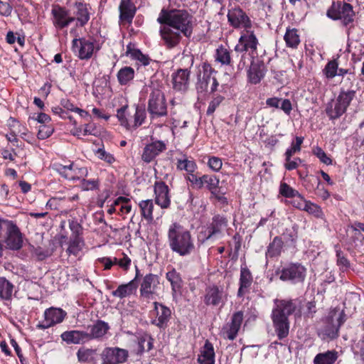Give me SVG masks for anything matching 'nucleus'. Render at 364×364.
<instances>
[{
	"label": "nucleus",
	"mask_w": 364,
	"mask_h": 364,
	"mask_svg": "<svg viewBox=\"0 0 364 364\" xmlns=\"http://www.w3.org/2000/svg\"><path fill=\"white\" fill-rule=\"evenodd\" d=\"M157 21L161 24L160 35L168 48L176 47L182 35L190 37L193 33V17L185 10H161Z\"/></svg>",
	"instance_id": "1"
},
{
	"label": "nucleus",
	"mask_w": 364,
	"mask_h": 364,
	"mask_svg": "<svg viewBox=\"0 0 364 364\" xmlns=\"http://www.w3.org/2000/svg\"><path fill=\"white\" fill-rule=\"evenodd\" d=\"M168 241L170 249L182 257L191 255L195 250L191 232L176 223L168 228Z\"/></svg>",
	"instance_id": "2"
},
{
	"label": "nucleus",
	"mask_w": 364,
	"mask_h": 364,
	"mask_svg": "<svg viewBox=\"0 0 364 364\" xmlns=\"http://www.w3.org/2000/svg\"><path fill=\"white\" fill-rule=\"evenodd\" d=\"M296 309V304L291 300H276L275 307L272 312L273 326L279 339L286 338L289 331V316Z\"/></svg>",
	"instance_id": "3"
},
{
	"label": "nucleus",
	"mask_w": 364,
	"mask_h": 364,
	"mask_svg": "<svg viewBox=\"0 0 364 364\" xmlns=\"http://www.w3.org/2000/svg\"><path fill=\"white\" fill-rule=\"evenodd\" d=\"M146 111L143 107L124 105L117 111V117L121 126L129 131H133L140 127L146 119Z\"/></svg>",
	"instance_id": "4"
},
{
	"label": "nucleus",
	"mask_w": 364,
	"mask_h": 364,
	"mask_svg": "<svg viewBox=\"0 0 364 364\" xmlns=\"http://www.w3.org/2000/svg\"><path fill=\"white\" fill-rule=\"evenodd\" d=\"M8 249L18 250L23 245V237L17 225L11 220L0 219V238Z\"/></svg>",
	"instance_id": "5"
},
{
	"label": "nucleus",
	"mask_w": 364,
	"mask_h": 364,
	"mask_svg": "<svg viewBox=\"0 0 364 364\" xmlns=\"http://www.w3.org/2000/svg\"><path fill=\"white\" fill-rule=\"evenodd\" d=\"M345 321L344 312L336 309L331 310L325 319L323 320V325L318 329L319 335L323 338H336L338 336V331L341 326Z\"/></svg>",
	"instance_id": "6"
},
{
	"label": "nucleus",
	"mask_w": 364,
	"mask_h": 364,
	"mask_svg": "<svg viewBox=\"0 0 364 364\" xmlns=\"http://www.w3.org/2000/svg\"><path fill=\"white\" fill-rule=\"evenodd\" d=\"M259 44L258 40L253 33L248 30V28L243 31L239 38L238 43L235 47V50L237 53H242L241 60L237 65L238 69H242L245 67V63L243 60L247 52L252 57L257 54V46Z\"/></svg>",
	"instance_id": "7"
},
{
	"label": "nucleus",
	"mask_w": 364,
	"mask_h": 364,
	"mask_svg": "<svg viewBox=\"0 0 364 364\" xmlns=\"http://www.w3.org/2000/svg\"><path fill=\"white\" fill-rule=\"evenodd\" d=\"M326 16L333 20H341L344 26L352 23L355 14L351 4L343 1H333L326 11Z\"/></svg>",
	"instance_id": "8"
},
{
	"label": "nucleus",
	"mask_w": 364,
	"mask_h": 364,
	"mask_svg": "<svg viewBox=\"0 0 364 364\" xmlns=\"http://www.w3.org/2000/svg\"><path fill=\"white\" fill-rule=\"evenodd\" d=\"M147 109L152 118L167 114V105L164 92L159 89L151 91L148 101Z\"/></svg>",
	"instance_id": "9"
},
{
	"label": "nucleus",
	"mask_w": 364,
	"mask_h": 364,
	"mask_svg": "<svg viewBox=\"0 0 364 364\" xmlns=\"http://www.w3.org/2000/svg\"><path fill=\"white\" fill-rule=\"evenodd\" d=\"M279 279L292 284L303 282L306 275V268L300 263H289L279 273Z\"/></svg>",
	"instance_id": "10"
},
{
	"label": "nucleus",
	"mask_w": 364,
	"mask_h": 364,
	"mask_svg": "<svg viewBox=\"0 0 364 364\" xmlns=\"http://www.w3.org/2000/svg\"><path fill=\"white\" fill-rule=\"evenodd\" d=\"M51 168L61 176L70 181L80 180L86 177L88 174V171L86 167H78L73 162L68 165L53 163Z\"/></svg>",
	"instance_id": "11"
},
{
	"label": "nucleus",
	"mask_w": 364,
	"mask_h": 364,
	"mask_svg": "<svg viewBox=\"0 0 364 364\" xmlns=\"http://www.w3.org/2000/svg\"><path fill=\"white\" fill-rule=\"evenodd\" d=\"M243 321V313L237 311L234 313L229 323H227L221 329V336L224 338L233 341L237 336Z\"/></svg>",
	"instance_id": "12"
},
{
	"label": "nucleus",
	"mask_w": 364,
	"mask_h": 364,
	"mask_svg": "<svg viewBox=\"0 0 364 364\" xmlns=\"http://www.w3.org/2000/svg\"><path fill=\"white\" fill-rule=\"evenodd\" d=\"M128 351L119 348H106L101 354L102 364H120L126 362Z\"/></svg>",
	"instance_id": "13"
},
{
	"label": "nucleus",
	"mask_w": 364,
	"mask_h": 364,
	"mask_svg": "<svg viewBox=\"0 0 364 364\" xmlns=\"http://www.w3.org/2000/svg\"><path fill=\"white\" fill-rule=\"evenodd\" d=\"M159 285V278L158 275L148 274L145 275L140 283L141 296L150 299L156 294V289Z\"/></svg>",
	"instance_id": "14"
},
{
	"label": "nucleus",
	"mask_w": 364,
	"mask_h": 364,
	"mask_svg": "<svg viewBox=\"0 0 364 364\" xmlns=\"http://www.w3.org/2000/svg\"><path fill=\"white\" fill-rule=\"evenodd\" d=\"M196 89L198 92L206 91L208 84L212 80V74L215 73L212 66L206 63H202L198 68Z\"/></svg>",
	"instance_id": "15"
},
{
	"label": "nucleus",
	"mask_w": 364,
	"mask_h": 364,
	"mask_svg": "<svg viewBox=\"0 0 364 364\" xmlns=\"http://www.w3.org/2000/svg\"><path fill=\"white\" fill-rule=\"evenodd\" d=\"M66 316L65 311L59 308L51 307L44 312V320L38 324L41 329L48 328L57 323H61Z\"/></svg>",
	"instance_id": "16"
},
{
	"label": "nucleus",
	"mask_w": 364,
	"mask_h": 364,
	"mask_svg": "<svg viewBox=\"0 0 364 364\" xmlns=\"http://www.w3.org/2000/svg\"><path fill=\"white\" fill-rule=\"evenodd\" d=\"M191 72L188 69H178L171 75L173 89L176 92H184L189 87Z\"/></svg>",
	"instance_id": "17"
},
{
	"label": "nucleus",
	"mask_w": 364,
	"mask_h": 364,
	"mask_svg": "<svg viewBox=\"0 0 364 364\" xmlns=\"http://www.w3.org/2000/svg\"><path fill=\"white\" fill-rule=\"evenodd\" d=\"M228 19L230 23L235 28L242 27L247 29L251 27L249 17L239 7L229 10Z\"/></svg>",
	"instance_id": "18"
},
{
	"label": "nucleus",
	"mask_w": 364,
	"mask_h": 364,
	"mask_svg": "<svg viewBox=\"0 0 364 364\" xmlns=\"http://www.w3.org/2000/svg\"><path fill=\"white\" fill-rule=\"evenodd\" d=\"M227 225L228 220L225 217L220 215L214 216L205 231L204 240H210L220 235Z\"/></svg>",
	"instance_id": "19"
},
{
	"label": "nucleus",
	"mask_w": 364,
	"mask_h": 364,
	"mask_svg": "<svg viewBox=\"0 0 364 364\" xmlns=\"http://www.w3.org/2000/svg\"><path fill=\"white\" fill-rule=\"evenodd\" d=\"M73 46L78 50V57L81 60H87L91 58L95 50V46L92 41L85 38H75L73 41Z\"/></svg>",
	"instance_id": "20"
},
{
	"label": "nucleus",
	"mask_w": 364,
	"mask_h": 364,
	"mask_svg": "<svg viewBox=\"0 0 364 364\" xmlns=\"http://www.w3.org/2000/svg\"><path fill=\"white\" fill-rule=\"evenodd\" d=\"M155 202L161 208H168L171 204L168 188L164 182L159 181L154 184Z\"/></svg>",
	"instance_id": "21"
},
{
	"label": "nucleus",
	"mask_w": 364,
	"mask_h": 364,
	"mask_svg": "<svg viewBox=\"0 0 364 364\" xmlns=\"http://www.w3.org/2000/svg\"><path fill=\"white\" fill-rule=\"evenodd\" d=\"M53 16V23L58 29H62L68 26L70 23L75 21V17L68 16V11L60 6H55L52 9Z\"/></svg>",
	"instance_id": "22"
},
{
	"label": "nucleus",
	"mask_w": 364,
	"mask_h": 364,
	"mask_svg": "<svg viewBox=\"0 0 364 364\" xmlns=\"http://www.w3.org/2000/svg\"><path fill=\"white\" fill-rule=\"evenodd\" d=\"M165 149L166 144L163 141H154L144 147L141 159L144 161L149 163Z\"/></svg>",
	"instance_id": "23"
},
{
	"label": "nucleus",
	"mask_w": 364,
	"mask_h": 364,
	"mask_svg": "<svg viewBox=\"0 0 364 364\" xmlns=\"http://www.w3.org/2000/svg\"><path fill=\"white\" fill-rule=\"evenodd\" d=\"M154 310L156 313V317L152 323L159 328H165L171 318V311L169 308L158 302H154Z\"/></svg>",
	"instance_id": "24"
},
{
	"label": "nucleus",
	"mask_w": 364,
	"mask_h": 364,
	"mask_svg": "<svg viewBox=\"0 0 364 364\" xmlns=\"http://www.w3.org/2000/svg\"><path fill=\"white\" fill-rule=\"evenodd\" d=\"M139 278V270L136 266V276L134 279L127 284L119 285L117 289L112 291V295L120 299L132 295L137 288L136 279Z\"/></svg>",
	"instance_id": "25"
},
{
	"label": "nucleus",
	"mask_w": 364,
	"mask_h": 364,
	"mask_svg": "<svg viewBox=\"0 0 364 364\" xmlns=\"http://www.w3.org/2000/svg\"><path fill=\"white\" fill-rule=\"evenodd\" d=\"M109 328V325L101 320L97 321L93 325L88 326L87 331H86L87 341L103 337Z\"/></svg>",
	"instance_id": "26"
},
{
	"label": "nucleus",
	"mask_w": 364,
	"mask_h": 364,
	"mask_svg": "<svg viewBox=\"0 0 364 364\" xmlns=\"http://www.w3.org/2000/svg\"><path fill=\"white\" fill-rule=\"evenodd\" d=\"M87 332L84 331H66L60 335L61 339L68 344H83L88 342Z\"/></svg>",
	"instance_id": "27"
},
{
	"label": "nucleus",
	"mask_w": 364,
	"mask_h": 364,
	"mask_svg": "<svg viewBox=\"0 0 364 364\" xmlns=\"http://www.w3.org/2000/svg\"><path fill=\"white\" fill-rule=\"evenodd\" d=\"M119 9L120 21L131 23L136 13V7L131 0H122Z\"/></svg>",
	"instance_id": "28"
},
{
	"label": "nucleus",
	"mask_w": 364,
	"mask_h": 364,
	"mask_svg": "<svg viewBox=\"0 0 364 364\" xmlns=\"http://www.w3.org/2000/svg\"><path fill=\"white\" fill-rule=\"evenodd\" d=\"M198 362L199 364H214L215 363V352L213 344L206 341L204 346L198 355Z\"/></svg>",
	"instance_id": "29"
},
{
	"label": "nucleus",
	"mask_w": 364,
	"mask_h": 364,
	"mask_svg": "<svg viewBox=\"0 0 364 364\" xmlns=\"http://www.w3.org/2000/svg\"><path fill=\"white\" fill-rule=\"evenodd\" d=\"M265 68L263 63L252 62L248 70V79L252 84H257L264 77Z\"/></svg>",
	"instance_id": "30"
},
{
	"label": "nucleus",
	"mask_w": 364,
	"mask_h": 364,
	"mask_svg": "<svg viewBox=\"0 0 364 364\" xmlns=\"http://www.w3.org/2000/svg\"><path fill=\"white\" fill-rule=\"evenodd\" d=\"M223 291L215 286L210 287L206 289L204 301L207 305H218L222 299Z\"/></svg>",
	"instance_id": "31"
},
{
	"label": "nucleus",
	"mask_w": 364,
	"mask_h": 364,
	"mask_svg": "<svg viewBox=\"0 0 364 364\" xmlns=\"http://www.w3.org/2000/svg\"><path fill=\"white\" fill-rule=\"evenodd\" d=\"M338 358L335 350L318 353L314 358V364H333Z\"/></svg>",
	"instance_id": "32"
},
{
	"label": "nucleus",
	"mask_w": 364,
	"mask_h": 364,
	"mask_svg": "<svg viewBox=\"0 0 364 364\" xmlns=\"http://www.w3.org/2000/svg\"><path fill=\"white\" fill-rule=\"evenodd\" d=\"M77 21L81 26H84L90 19L88 5L82 2L76 3L75 5Z\"/></svg>",
	"instance_id": "33"
},
{
	"label": "nucleus",
	"mask_w": 364,
	"mask_h": 364,
	"mask_svg": "<svg viewBox=\"0 0 364 364\" xmlns=\"http://www.w3.org/2000/svg\"><path fill=\"white\" fill-rule=\"evenodd\" d=\"M346 111V109L336 100L328 102L326 107V113L330 119L339 118Z\"/></svg>",
	"instance_id": "34"
},
{
	"label": "nucleus",
	"mask_w": 364,
	"mask_h": 364,
	"mask_svg": "<svg viewBox=\"0 0 364 364\" xmlns=\"http://www.w3.org/2000/svg\"><path fill=\"white\" fill-rule=\"evenodd\" d=\"M252 282L251 272L246 267H242L240 271V288L237 295L242 296L244 294V289L250 287Z\"/></svg>",
	"instance_id": "35"
},
{
	"label": "nucleus",
	"mask_w": 364,
	"mask_h": 364,
	"mask_svg": "<svg viewBox=\"0 0 364 364\" xmlns=\"http://www.w3.org/2000/svg\"><path fill=\"white\" fill-rule=\"evenodd\" d=\"M286 46L295 49L300 43V37L296 28H287L284 36Z\"/></svg>",
	"instance_id": "36"
},
{
	"label": "nucleus",
	"mask_w": 364,
	"mask_h": 364,
	"mask_svg": "<svg viewBox=\"0 0 364 364\" xmlns=\"http://www.w3.org/2000/svg\"><path fill=\"white\" fill-rule=\"evenodd\" d=\"M283 245L284 242L282 238L278 236L275 237L267 247L266 256L271 258L279 256L283 248Z\"/></svg>",
	"instance_id": "37"
},
{
	"label": "nucleus",
	"mask_w": 364,
	"mask_h": 364,
	"mask_svg": "<svg viewBox=\"0 0 364 364\" xmlns=\"http://www.w3.org/2000/svg\"><path fill=\"white\" fill-rule=\"evenodd\" d=\"M166 278L171 283L173 291L176 292L181 288L182 279L180 274L175 269L168 272Z\"/></svg>",
	"instance_id": "38"
},
{
	"label": "nucleus",
	"mask_w": 364,
	"mask_h": 364,
	"mask_svg": "<svg viewBox=\"0 0 364 364\" xmlns=\"http://www.w3.org/2000/svg\"><path fill=\"white\" fill-rule=\"evenodd\" d=\"M141 215L149 222L153 220L154 203L152 200H141L139 203Z\"/></svg>",
	"instance_id": "39"
},
{
	"label": "nucleus",
	"mask_w": 364,
	"mask_h": 364,
	"mask_svg": "<svg viewBox=\"0 0 364 364\" xmlns=\"http://www.w3.org/2000/svg\"><path fill=\"white\" fill-rule=\"evenodd\" d=\"M14 285L5 277H0V297L4 300H10L12 296Z\"/></svg>",
	"instance_id": "40"
},
{
	"label": "nucleus",
	"mask_w": 364,
	"mask_h": 364,
	"mask_svg": "<svg viewBox=\"0 0 364 364\" xmlns=\"http://www.w3.org/2000/svg\"><path fill=\"white\" fill-rule=\"evenodd\" d=\"M117 80L120 85H127L134 77V70L129 66L121 68L117 73Z\"/></svg>",
	"instance_id": "41"
},
{
	"label": "nucleus",
	"mask_w": 364,
	"mask_h": 364,
	"mask_svg": "<svg viewBox=\"0 0 364 364\" xmlns=\"http://www.w3.org/2000/svg\"><path fill=\"white\" fill-rule=\"evenodd\" d=\"M84 240L80 237H70L69 246L67 249V253L70 255L77 256L82 250L84 246Z\"/></svg>",
	"instance_id": "42"
},
{
	"label": "nucleus",
	"mask_w": 364,
	"mask_h": 364,
	"mask_svg": "<svg viewBox=\"0 0 364 364\" xmlns=\"http://www.w3.org/2000/svg\"><path fill=\"white\" fill-rule=\"evenodd\" d=\"M215 58V60L222 65H230L231 64L230 53L223 46L216 49Z\"/></svg>",
	"instance_id": "43"
},
{
	"label": "nucleus",
	"mask_w": 364,
	"mask_h": 364,
	"mask_svg": "<svg viewBox=\"0 0 364 364\" xmlns=\"http://www.w3.org/2000/svg\"><path fill=\"white\" fill-rule=\"evenodd\" d=\"M355 96V90H341L336 100L346 110L350 105L351 101Z\"/></svg>",
	"instance_id": "44"
},
{
	"label": "nucleus",
	"mask_w": 364,
	"mask_h": 364,
	"mask_svg": "<svg viewBox=\"0 0 364 364\" xmlns=\"http://www.w3.org/2000/svg\"><path fill=\"white\" fill-rule=\"evenodd\" d=\"M196 167V163L192 160H188L186 157L178 159L177 161V168L180 170L186 171L188 174L194 173Z\"/></svg>",
	"instance_id": "45"
},
{
	"label": "nucleus",
	"mask_w": 364,
	"mask_h": 364,
	"mask_svg": "<svg viewBox=\"0 0 364 364\" xmlns=\"http://www.w3.org/2000/svg\"><path fill=\"white\" fill-rule=\"evenodd\" d=\"M202 188L205 186L206 188L213 191L219 185V179L213 175H203L201 176Z\"/></svg>",
	"instance_id": "46"
},
{
	"label": "nucleus",
	"mask_w": 364,
	"mask_h": 364,
	"mask_svg": "<svg viewBox=\"0 0 364 364\" xmlns=\"http://www.w3.org/2000/svg\"><path fill=\"white\" fill-rule=\"evenodd\" d=\"M304 138L301 136L296 137V142L292 143L291 146L289 149L286 151L285 153V159L289 160L295 153L299 152L301 151V146L303 143Z\"/></svg>",
	"instance_id": "47"
},
{
	"label": "nucleus",
	"mask_w": 364,
	"mask_h": 364,
	"mask_svg": "<svg viewBox=\"0 0 364 364\" xmlns=\"http://www.w3.org/2000/svg\"><path fill=\"white\" fill-rule=\"evenodd\" d=\"M139 350L141 352L149 351L153 347L152 338L149 335H144L139 338Z\"/></svg>",
	"instance_id": "48"
},
{
	"label": "nucleus",
	"mask_w": 364,
	"mask_h": 364,
	"mask_svg": "<svg viewBox=\"0 0 364 364\" xmlns=\"http://www.w3.org/2000/svg\"><path fill=\"white\" fill-rule=\"evenodd\" d=\"M279 193L286 198L300 197L299 193L292 188L286 183H282L279 187Z\"/></svg>",
	"instance_id": "49"
},
{
	"label": "nucleus",
	"mask_w": 364,
	"mask_h": 364,
	"mask_svg": "<svg viewBox=\"0 0 364 364\" xmlns=\"http://www.w3.org/2000/svg\"><path fill=\"white\" fill-rule=\"evenodd\" d=\"M304 205V210L308 213L311 214L316 218H321L323 215L321 208L318 205L310 201H306V203Z\"/></svg>",
	"instance_id": "50"
},
{
	"label": "nucleus",
	"mask_w": 364,
	"mask_h": 364,
	"mask_svg": "<svg viewBox=\"0 0 364 364\" xmlns=\"http://www.w3.org/2000/svg\"><path fill=\"white\" fill-rule=\"evenodd\" d=\"M338 63L336 60L329 61L325 68L324 73L328 78H333L337 75Z\"/></svg>",
	"instance_id": "51"
},
{
	"label": "nucleus",
	"mask_w": 364,
	"mask_h": 364,
	"mask_svg": "<svg viewBox=\"0 0 364 364\" xmlns=\"http://www.w3.org/2000/svg\"><path fill=\"white\" fill-rule=\"evenodd\" d=\"M93 351L91 349L80 348L77 352V360L80 363H86L91 360Z\"/></svg>",
	"instance_id": "52"
},
{
	"label": "nucleus",
	"mask_w": 364,
	"mask_h": 364,
	"mask_svg": "<svg viewBox=\"0 0 364 364\" xmlns=\"http://www.w3.org/2000/svg\"><path fill=\"white\" fill-rule=\"evenodd\" d=\"M53 128L50 125H40L38 127V138L39 139H46L53 134Z\"/></svg>",
	"instance_id": "53"
},
{
	"label": "nucleus",
	"mask_w": 364,
	"mask_h": 364,
	"mask_svg": "<svg viewBox=\"0 0 364 364\" xmlns=\"http://www.w3.org/2000/svg\"><path fill=\"white\" fill-rule=\"evenodd\" d=\"M97 157L101 160L105 161L109 164H112L115 161V158L112 154L107 152L104 149H98L96 151Z\"/></svg>",
	"instance_id": "54"
},
{
	"label": "nucleus",
	"mask_w": 364,
	"mask_h": 364,
	"mask_svg": "<svg viewBox=\"0 0 364 364\" xmlns=\"http://www.w3.org/2000/svg\"><path fill=\"white\" fill-rule=\"evenodd\" d=\"M69 228L72 232L71 237H80V235L82 234V228L77 220H69Z\"/></svg>",
	"instance_id": "55"
},
{
	"label": "nucleus",
	"mask_w": 364,
	"mask_h": 364,
	"mask_svg": "<svg viewBox=\"0 0 364 364\" xmlns=\"http://www.w3.org/2000/svg\"><path fill=\"white\" fill-rule=\"evenodd\" d=\"M314 154L320 159V161L326 164L330 165L332 164V160L326 155L324 151L317 146L314 149Z\"/></svg>",
	"instance_id": "56"
},
{
	"label": "nucleus",
	"mask_w": 364,
	"mask_h": 364,
	"mask_svg": "<svg viewBox=\"0 0 364 364\" xmlns=\"http://www.w3.org/2000/svg\"><path fill=\"white\" fill-rule=\"evenodd\" d=\"M223 100L224 97L221 95H218L215 97H214L209 103L207 109V114H212L215 112L216 108L221 104Z\"/></svg>",
	"instance_id": "57"
},
{
	"label": "nucleus",
	"mask_w": 364,
	"mask_h": 364,
	"mask_svg": "<svg viewBox=\"0 0 364 364\" xmlns=\"http://www.w3.org/2000/svg\"><path fill=\"white\" fill-rule=\"evenodd\" d=\"M186 179L191 183L193 188L197 189L202 188L201 176L198 177L193 173L187 175Z\"/></svg>",
	"instance_id": "58"
},
{
	"label": "nucleus",
	"mask_w": 364,
	"mask_h": 364,
	"mask_svg": "<svg viewBox=\"0 0 364 364\" xmlns=\"http://www.w3.org/2000/svg\"><path fill=\"white\" fill-rule=\"evenodd\" d=\"M81 186L83 190H94L98 187V181L97 180H86L84 178L81 181Z\"/></svg>",
	"instance_id": "59"
},
{
	"label": "nucleus",
	"mask_w": 364,
	"mask_h": 364,
	"mask_svg": "<svg viewBox=\"0 0 364 364\" xmlns=\"http://www.w3.org/2000/svg\"><path fill=\"white\" fill-rule=\"evenodd\" d=\"M222 161L220 158L212 156L208 160V166L214 171H218L222 168Z\"/></svg>",
	"instance_id": "60"
},
{
	"label": "nucleus",
	"mask_w": 364,
	"mask_h": 364,
	"mask_svg": "<svg viewBox=\"0 0 364 364\" xmlns=\"http://www.w3.org/2000/svg\"><path fill=\"white\" fill-rule=\"evenodd\" d=\"M13 7L8 3L0 1V15L2 16H9L12 13Z\"/></svg>",
	"instance_id": "61"
},
{
	"label": "nucleus",
	"mask_w": 364,
	"mask_h": 364,
	"mask_svg": "<svg viewBox=\"0 0 364 364\" xmlns=\"http://www.w3.org/2000/svg\"><path fill=\"white\" fill-rule=\"evenodd\" d=\"M316 194L321 197L323 200H326L330 197L329 192L324 188L323 185L321 184L319 180H318Z\"/></svg>",
	"instance_id": "62"
},
{
	"label": "nucleus",
	"mask_w": 364,
	"mask_h": 364,
	"mask_svg": "<svg viewBox=\"0 0 364 364\" xmlns=\"http://www.w3.org/2000/svg\"><path fill=\"white\" fill-rule=\"evenodd\" d=\"M130 54L133 58L139 60L144 65H146L149 63V58L143 55L139 50H134Z\"/></svg>",
	"instance_id": "63"
},
{
	"label": "nucleus",
	"mask_w": 364,
	"mask_h": 364,
	"mask_svg": "<svg viewBox=\"0 0 364 364\" xmlns=\"http://www.w3.org/2000/svg\"><path fill=\"white\" fill-rule=\"evenodd\" d=\"M354 350L355 353L359 354L364 360V338L355 344Z\"/></svg>",
	"instance_id": "64"
}]
</instances>
